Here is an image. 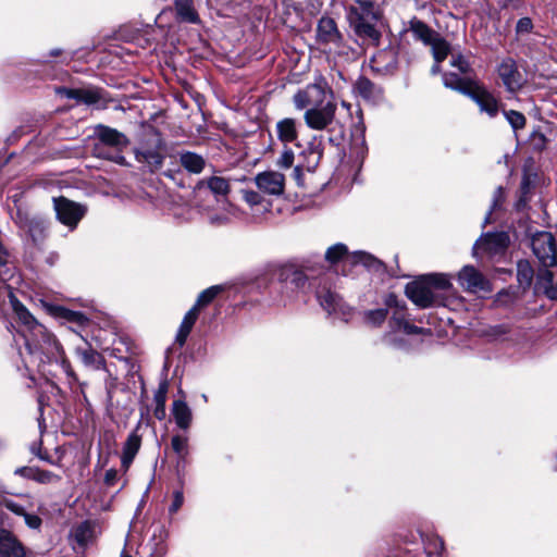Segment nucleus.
Returning <instances> with one entry per match:
<instances>
[{"instance_id":"nucleus-62","label":"nucleus","mask_w":557,"mask_h":557,"mask_svg":"<svg viewBox=\"0 0 557 557\" xmlns=\"http://www.w3.org/2000/svg\"><path fill=\"white\" fill-rule=\"evenodd\" d=\"M32 451H33L34 454H36L40 459L47 460V458H46V457H44V456H41V455H40V454L35 449V447H32Z\"/></svg>"},{"instance_id":"nucleus-59","label":"nucleus","mask_w":557,"mask_h":557,"mask_svg":"<svg viewBox=\"0 0 557 557\" xmlns=\"http://www.w3.org/2000/svg\"><path fill=\"white\" fill-rule=\"evenodd\" d=\"M293 175H294V178L296 180L297 184L298 185H301V180H302V170L299 165L295 166L294 168V171H293Z\"/></svg>"},{"instance_id":"nucleus-39","label":"nucleus","mask_w":557,"mask_h":557,"mask_svg":"<svg viewBox=\"0 0 557 557\" xmlns=\"http://www.w3.org/2000/svg\"><path fill=\"white\" fill-rule=\"evenodd\" d=\"M222 290L223 288L220 285H214L205 289L199 294L193 308H197L199 311L201 307L209 305Z\"/></svg>"},{"instance_id":"nucleus-8","label":"nucleus","mask_w":557,"mask_h":557,"mask_svg":"<svg viewBox=\"0 0 557 557\" xmlns=\"http://www.w3.org/2000/svg\"><path fill=\"white\" fill-rule=\"evenodd\" d=\"M406 295L420 308H428L442 304L440 295L431 288L424 277L407 284Z\"/></svg>"},{"instance_id":"nucleus-12","label":"nucleus","mask_w":557,"mask_h":557,"mask_svg":"<svg viewBox=\"0 0 557 557\" xmlns=\"http://www.w3.org/2000/svg\"><path fill=\"white\" fill-rule=\"evenodd\" d=\"M321 307L329 313L347 321L351 315V308L344 304L342 298L330 289L317 293Z\"/></svg>"},{"instance_id":"nucleus-55","label":"nucleus","mask_w":557,"mask_h":557,"mask_svg":"<svg viewBox=\"0 0 557 557\" xmlns=\"http://www.w3.org/2000/svg\"><path fill=\"white\" fill-rule=\"evenodd\" d=\"M507 333H509V329L506 325H497L493 329V336L495 338L505 339Z\"/></svg>"},{"instance_id":"nucleus-5","label":"nucleus","mask_w":557,"mask_h":557,"mask_svg":"<svg viewBox=\"0 0 557 557\" xmlns=\"http://www.w3.org/2000/svg\"><path fill=\"white\" fill-rule=\"evenodd\" d=\"M391 331L384 336V342L396 348L406 347L405 339L401 337L403 335H430L431 332L429 330L416 326L411 324L405 318V311L401 308H397L389 321Z\"/></svg>"},{"instance_id":"nucleus-24","label":"nucleus","mask_w":557,"mask_h":557,"mask_svg":"<svg viewBox=\"0 0 557 557\" xmlns=\"http://www.w3.org/2000/svg\"><path fill=\"white\" fill-rule=\"evenodd\" d=\"M168 391H169V383L166 380H164L159 384L158 389L154 393L153 400L156 404V408H154L153 413L158 420H163L166 416L165 403H166Z\"/></svg>"},{"instance_id":"nucleus-7","label":"nucleus","mask_w":557,"mask_h":557,"mask_svg":"<svg viewBox=\"0 0 557 557\" xmlns=\"http://www.w3.org/2000/svg\"><path fill=\"white\" fill-rule=\"evenodd\" d=\"M533 253L544 268L554 267L557 262L555 238L549 232H539L531 240Z\"/></svg>"},{"instance_id":"nucleus-22","label":"nucleus","mask_w":557,"mask_h":557,"mask_svg":"<svg viewBox=\"0 0 557 557\" xmlns=\"http://www.w3.org/2000/svg\"><path fill=\"white\" fill-rule=\"evenodd\" d=\"M180 164L189 173L199 174L206 165V160L202 156L191 152L182 151L180 153Z\"/></svg>"},{"instance_id":"nucleus-17","label":"nucleus","mask_w":557,"mask_h":557,"mask_svg":"<svg viewBox=\"0 0 557 557\" xmlns=\"http://www.w3.org/2000/svg\"><path fill=\"white\" fill-rule=\"evenodd\" d=\"M27 548L10 530L0 527V557H26Z\"/></svg>"},{"instance_id":"nucleus-3","label":"nucleus","mask_w":557,"mask_h":557,"mask_svg":"<svg viewBox=\"0 0 557 557\" xmlns=\"http://www.w3.org/2000/svg\"><path fill=\"white\" fill-rule=\"evenodd\" d=\"M129 140L125 134L115 128L99 124L95 127V144L92 154L97 158L112 161L120 165H127L122 154Z\"/></svg>"},{"instance_id":"nucleus-47","label":"nucleus","mask_w":557,"mask_h":557,"mask_svg":"<svg viewBox=\"0 0 557 557\" xmlns=\"http://www.w3.org/2000/svg\"><path fill=\"white\" fill-rule=\"evenodd\" d=\"M533 29V23L530 17H521L516 25V33L518 35L530 34Z\"/></svg>"},{"instance_id":"nucleus-44","label":"nucleus","mask_w":557,"mask_h":557,"mask_svg":"<svg viewBox=\"0 0 557 557\" xmlns=\"http://www.w3.org/2000/svg\"><path fill=\"white\" fill-rule=\"evenodd\" d=\"M444 549V543L440 539H431L425 545L428 557H438Z\"/></svg>"},{"instance_id":"nucleus-23","label":"nucleus","mask_w":557,"mask_h":557,"mask_svg":"<svg viewBox=\"0 0 557 557\" xmlns=\"http://www.w3.org/2000/svg\"><path fill=\"white\" fill-rule=\"evenodd\" d=\"M282 280H289L290 283L295 286L297 289L305 290L307 287L311 285L309 283L308 276L305 274L301 270L293 269L292 267L284 268L281 273Z\"/></svg>"},{"instance_id":"nucleus-21","label":"nucleus","mask_w":557,"mask_h":557,"mask_svg":"<svg viewBox=\"0 0 557 557\" xmlns=\"http://www.w3.org/2000/svg\"><path fill=\"white\" fill-rule=\"evenodd\" d=\"M199 315V311L197 308H190L183 318V321L178 327L175 342L182 347L185 345L187 337L193 330L197 319Z\"/></svg>"},{"instance_id":"nucleus-2","label":"nucleus","mask_w":557,"mask_h":557,"mask_svg":"<svg viewBox=\"0 0 557 557\" xmlns=\"http://www.w3.org/2000/svg\"><path fill=\"white\" fill-rule=\"evenodd\" d=\"M444 86L457 90L471 98L488 116L494 117L498 113V102L496 98L478 81L462 78L456 73H445L443 75Z\"/></svg>"},{"instance_id":"nucleus-34","label":"nucleus","mask_w":557,"mask_h":557,"mask_svg":"<svg viewBox=\"0 0 557 557\" xmlns=\"http://www.w3.org/2000/svg\"><path fill=\"white\" fill-rule=\"evenodd\" d=\"M423 277L436 294L451 287L450 280L446 274H429Z\"/></svg>"},{"instance_id":"nucleus-33","label":"nucleus","mask_w":557,"mask_h":557,"mask_svg":"<svg viewBox=\"0 0 557 557\" xmlns=\"http://www.w3.org/2000/svg\"><path fill=\"white\" fill-rule=\"evenodd\" d=\"M66 95L69 98H75L86 104L97 103L100 99L98 91L89 89H70Z\"/></svg>"},{"instance_id":"nucleus-37","label":"nucleus","mask_w":557,"mask_h":557,"mask_svg":"<svg viewBox=\"0 0 557 557\" xmlns=\"http://www.w3.org/2000/svg\"><path fill=\"white\" fill-rule=\"evenodd\" d=\"M355 91L362 99L371 100L374 98L375 86L370 79L360 77L355 84Z\"/></svg>"},{"instance_id":"nucleus-60","label":"nucleus","mask_w":557,"mask_h":557,"mask_svg":"<svg viewBox=\"0 0 557 557\" xmlns=\"http://www.w3.org/2000/svg\"><path fill=\"white\" fill-rule=\"evenodd\" d=\"M115 475H116V472H115L114 470H109V471H107V473H106V478H104L106 483H108V484H112V482H113V480H114Z\"/></svg>"},{"instance_id":"nucleus-49","label":"nucleus","mask_w":557,"mask_h":557,"mask_svg":"<svg viewBox=\"0 0 557 557\" xmlns=\"http://www.w3.org/2000/svg\"><path fill=\"white\" fill-rule=\"evenodd\" d=\"M357 5L355 8L359 9L363 14H372L377 13L374 9L373 0H355Z\"/></svg>"},{"instance_id":"nucleus-57","label":"nucleus","mask_w":557,"mask_h":557,"mask_svg":"<svg viewBox=\"0 0 557 557\" xmlns=\"http://www.w3.org/2000/svg\"><path fill=\"white\" fill-rule=\"evenodd\" d=\"M545 295L552 300H557V282L545 286Z\"/></svg>"},{"instance_id":"nucleus-31","label":"nucleus","mask_w":557,"mask_h":557,"mask_svg":"<svg viewBox=\"0 0 557 557\" xmlns=\"http://www.w3.org/2000/svg\"><path fill=\"white\" fill-rule=\"evenodd\" d=\"M534 271L527 260H520L517 264V278L523 287H529L533 281Z\"/></svg>"},{"instance_id":"nucleus-25","label":"nucleus","mask_w":557,"mask_h":557,"mask_svg":"<svg viewBox=\"0 0 557 557\" xmlns=\"http://www.w3.org/2000/svg\"><path fill=\"white\" fill-rule=\"evenodd\" d=\"M410 30L417 39L425 45H430L438 36L425 23L416 18L410 22Z\"/></svg>"},{"instance_id":"nucleus-41","label":"nucleus","mask_w":557,"mask_h":557,"mask_svg":"<svg viewBox=\"0 0 557 557\" xmlns=\"http://www.w3.org/2000/svg\"><path fill=\"white\" fill-rule=\"evenodd\" d=\"M386 315L385 309L370 310L364 313V322L371 326H379L385 321Z\"/></svg>"},{"instance_id":"nucleus-45","label":"nucleus","mask_w":557,"mask_h":557,"mask_svg":"<svg viewBox=\"0 0 557 557\" xmlns=\"http://www.w3.org/2000/svg\"><path fill=\"white\" fill-rule=\"evenodd\" d=\"M295 154L290 148L285 147L276 161V165L281 169H289L294 163Z\"/></svg>"},{"instance_id":"nucleus-61","label":"nucleus","mask_w":557,"mask_h":557,"mask_svg":"<svg viewBox=\"0 0 557 557\" xmlns=\"http://www.w3.org/2000/svg\"><path fill=\"white\" fill-rule=\"evenodd\" d=\"M61 53V50L60 49H52L50 52H49V55L50 57H58L60 55Z\"/></svg>"},{"instance_id":"nucleus-64","label":"nucleus","mask_w":557,"mask_h":557,"mask_svg":"<svg viewBox=\"0 0 557 557\" xmlns=\"http://www.w3.org/2000/svg\"><path fill=\"white\" fill-rule=\"evenodd\" d=\"M121 557H132V556H129L128 554H126V553H124V552H123V553L121 554Z\"/></svg>"},{"instance_id":"nucleus-36","label":"nucleus","mask_w":557,"mask_h":557,"mask_svg":"<svg viewBox=\"0 0 557 557\" xmlns=\"http://www.w3.org/2000/svg\"><path fill=\"white\" fill-rule=\"evenodd\" d=\"M430 46L432 47L433 57L436 63L444 61L450 52L449 44L440 36L435 37Z\"/></svg>"},{"instance_id":"nucleus-32","label":"nucleus","mask_w":557,"mask_h":557,"mask_svg":"<svg viewBox=\"0 0 557 557\" xmlns=\"http://www.w3.org/2000/svg\"><path fill=\"white\" fill-rule=\"evenodd\" d=\"M171 446L178 457V465H184L188 456V438L181 435H174L171 440Z\"/></svg>"},{"instance_id":"nucleus-11","label":"nucleus","mask_w":557,"mask_h":557,"mask_svg":"<svg viewBox=\"0 0 557 557\" xmlns=\"http://www.w3.org/2000/svg\"><path fill=\"white\" fill-rule=\"evenodd\" d=\"M335 111L336 106L331 101L310 108L305 112L306 124L312 129H324L332 123Z\"/></svg>"},{"instance_id":"nucleus-43","label":"nucleus","mask_w":557,"mask_h":557,"mask_svg":"<svg viewBox=\"0 0 557 557\" xmlns=\"http://www.w3.org/2000/svg\"><path fill=\"white\" fill-rule=\"evenodd\" d=\"M60 481L61 476L59 474L38 468L35 482L40 484H57Z\"/></svg>"},{"instance_id":"nucleus-16","label":"nucleus","mask_w":557,"mask_h":557,"mask_svg":"<svg viewBox=\"0 0 557 557\" xmlns=\"http://www.w3.org/2000/svg\"><path fill=\"white\" fill-rule=\"evenodd\" d=\"M257 187L269 195L280 196L285 189V176L276 171H264L255 177Z\"/></svg>"},{"instance_id":"nucleus-29","label":"nucleus","mask_w":557,"mask_h":557,"mask_svg":"<svg viewBox=\"0 0 557 557\" xmlns=\"http://www.w3.org/2000/svg\"><path fill=\"white\" fill-rule=\"evenodd\" d=\"M75 351L86 367L98 369L102 363V356L90 347H77Z\"/></svg>"},{"instance_id":"nucleus-63","label":"nucleus","mask_w":557,"mask_h":557,"mask_svg":"<svg viewBox=\"0 0 557 557\" xmlns=\"http://www.w3.org/2000/svg\"><path fill=\"white\" fill-rule=\"evenodd\" d=\"M438 64H440V63H436V64L432 67V72H433V73H437V72H440V65H438Z\"/></svg>"},{"instance_id":"nucleus-19","label":"nucleus","mask_w":557,"mask_h":557,"mask_svg":"<svg viewBox=\"0 0 557 557\" xmlns=\"http://www.w3.org/2000/svg\"><path fill=\"white\" fill-rule=\"evenodd\" d=\"M140 445H141V437L138 435L137 431H133L126 442L124 443V446H123V451H122V458H121V462H122V467L127 470L129 468V466L132 465L135 456L137 455L139 448H140Z\"/></svg>"},{"instance_id":"nucleus-28","label":"nucleus","mask_w":557,"mask_h":557,"mask_svg":"<svg viewBox=\"0 0 557 557\" xmlns=\"http://www.w3.org/2000/svg\"><path fill=\"white\" fill-rule=\"evenodd\" d=\"M23 227L27 230L34 242H38L45 237L47 223L42 219L33 218L26 220L23 224Z\"/></svg>"},{"instance_id":"nucleus-42","label":"nucleus","mask_w":557,"mask_h":557,"mask_svg":"<svg viewBox=\"0 0 557 557\" xmlns=\"http://www.w3.org/2000/svg\"><path fill=\"white\" fill-rule=\"evenodd\" d=\"M504 114L513 131L522 129L525 126V116L521 112L509 110L505 111Z\"/></svg>"},{"instance_id":"nucleus-30","label":"nucleus","mask_w":557,"mask_h":557,"mask_svg":"<svg viewBox=\"0 0 557 557\" xmlns=\"http://www.w3.org/2000/svg\"><path fill=\"white\" fill-rule=\"evenodd\" d=\"M75 542L84 547L89 544L94 537V529L89 521L82 522L73 530Z\"/></svg>"},{"instance_id":"nucleus-54","label":"nucleus","mask_w":557,"mask_h":557,"mask_svg":"<svg viewBox=\"0 0 557 557\" xmlns=\"http://www.w3.org/2000/svg\"><path fill=\"white\" fill-rule=\"evenodd\" d=\"M245 200L248 205H250L251 207L253 206H257L261 202V197L258 193L256 191H247L245 194Z\"/></svg>"},{"instance_id":"nucleus-56","label":"nucleus","mask_w":557,"mask_h":557,"mask_svg":"<svg viewBox=\"0 0 557 557\" xmlns=\"http://www.w3.org/2000/svg\"><path fill=\"white\" fill-rule=\"evenodd\" d=\"M504 199V190L502 187H498L494 194L493 203H492V210L496 209L500 206L502 201Z\"/></svg>"},{"instance_id":"nucleus-6","label":"nucleus","mask_w":557,"mask_h":557,"mask_svg":"<svg viewBox=\"0 0 557 557\" xmlns=\"http://www.w3.org/2000/svg\"><path fill=\"white\" fill-rule=\"evenodd\" d=\"M347 18L355 34L374 46H379L381 33L376 29L375 23L379 20L377 13L363 14L359 9L349 7Z\"/></svg>"},{"instance_id":"nucleus-50","label":"nucleus","mask_w":557,"mask_h":557,"mask_svg":"<svg viewBox=\"0 0 557 557\" xmlns=\"http://www.w3.org/2000/svg\"><path fill=\"white\" fill-rule=\"evenodd\" d=\"M37 467H22L15 470V474L35 481Z\"/></svg>"},{"instance_id":"nucleus-10","label":"nucleus","mask_w":557,"mask_h":557,"mask_svg":"<svg viewBox=\"0 0 557 557\" xmlns=\"http://www.w3.org/2000/svg\"><path fill=\"white\" fill-rule=\"evenodd\" d=\"M497 73L509 92L518 91L525 84L524 75L519 71L516 61L511 58L504 59L499 63Z\"/></svg>"},{"instance_id":"nucleus-18","label":"nucleus","mask_w":557,"mask_h":557,"mask_svg":"<svg viewBox=\"0 0 557 557\" xmlns=\"http://www.w3.org/2000/svg\"><path fill=\"white\" fill-rule=\"evenodd\" d=\"M317 40L320 44H339L342 35L332 17L323 16L317 26Z\"/></svg>"},{"instance_id":"nucleus-26","label":"nucleus","mask_w":557,"mask_h":557,"mask_svg":"<svg viewBox=\"0 0 557 557\" xmlns=\"http://www.w3.org/2000/svg\"><path fill=\"white\" fill-rule=\"evenodd\" d=\"M277 137L283 143H293L297 139L296 124L293 119H283L276 124Z\"/></svg>"},{"instance_id":"nucleus-38","label":"nucleus","mask_w":557,"mask_h":557,"mask_svg":"<svg viewBox=\"0 0 557 557\" xmlns=\"http://www.w3.org/2000/svg\"><path fill=\"white\" fill-rule=\"evenodd\" d=\"M344 258H349L351 260V256L348 255V249H347L346 245L341 244V243L329 247L325 252V259L330 263H336V262L343 260Z\"/></svg>"},{"instance_id":"nucleus-4","label":"nucleus","mask_w":557,"mask_h":557,"mask_svg":"<svg viewBox=\"0 0 557 557\" xmlns=\"http://www.w3.org/2000/svg\"><path fill=\"white\" fill-rule=\"evenodd\" d=\"M134 153L135 159L151 171L160 169L165 159V143L162 135L154 128L147 129Z\"/></svg>"},{"instance_id":"nucleus-1","label":"nucleus","mask_w":557,"mask_h":557,"mask_svg":"<svg viewBox=\"0 0 557 557\" xmlns=\"http://www.w3.org/2000/svg\"><path fill=\"white\" fill-rule=\"evenodd\" d=\"M10 304L18 320V336L23 339L24 350L18 348V354L26 367L40 368L49 362H59L66 375L76 380L70 361L57 338L41 323H39L26 307L9 290Z\"/></svg>"},{"instance_id":"nucleus-46","label":"nucleus","mask_w":557,"mask_h":557,"mask_svg":"<svg viewBox=\"0 0 557 557\" xmlns=\"http://www.w3.org/2000/svg\"><path fill=\"white\" fill-rule=\"evenodd\" d=\"M450 64L462 74H466L470 71V64L468 60L461 54H453Z\"/></svg>"},{"instance_id":"nucleus-51","label":"nucleus","mask_w":557,"mask_h":557,"mask_svg":"<svg viewBox=\"0 0 557 557\" xmlns=\"http://www.w3.org/2000/svg\"><path fill=\"white\" fill-rule=\"evenodd\" d=\"M184 503V494L182 491H175L173 493V502H172V505L170 507V512L171 513H174L176 512L183 505Z\"/></svg>"},{"instance_id":"nucleus-53","label":"nucleus","mask_w":557,"mask_h":557,"mask_svg":"<svg viewBox=\"0 0 557 557\" xmlns=\"http://www.w3.org/2000/svg\"><path fill=\"white\" fill-rule=\"evenodd\" d=\"M23 517H24L25 523L30 529H38L41 525V519L37 515H32L26 511Z\"/></svg>"},{"instance_id":"nucleus-15","label":"nucleus","mask_w":557,"mask_h":557,"mask_svg":"<svg viewBox=\"0 0 557 557\" xmlns=\"http://www.w3.org/2000/svg\"><path fill=\"white\" fill-rule=\"evenodd\" d=\"M325 89L321 84L308 85L294 96V104L298 110L307 107H320L324 102Z\"/></svg>"},{"instance_id":"nucleus-58","label":"nucleus","mask_w":557,"mask_h":557,"mask_svg":"<svg viewBox=\"0 0 557 557\" xmlns=\"http://www.w3.org/2000/svg\"><path fill=\"white\" fill-rule=\"evenodd\" d=\"M540 280L543 287L545 288V286H548L553 283V273L549 270H545L541 274Z\"/></svg>"},{"instance_id":"nucleus-9","label":"nucleus","mask_w":557,"mask_h":557,"mask_svg":"<svg viewBox=\"0 0 557 557\" xmlns=\"http://www.w3.org/2000/svg\"><path fill=\"white\" fill-rule=\"evenodd\" d=\"M58 220L70 230L76 228L78 222L86 213V208L64 197L53 198Z\"/></svg>"},{"instance_id":"nucleus-48","label":"nucleus","mask_w":557,"mask_h":557,"mask_svg":"<svg viewBox=\"0 0 557 557\" xmlns=\"http://www.w3.org/2000/svg\"><path fill=\"white\" fill-rule=\"evenodd\" d=\"M63 318L67 321L75 322L81 325L87 322V318L78 311L63 310Z\"/></svg>"},{"instance_id":"nucleus-20","label":"nucleus","mask_w":557,"mask_h":557,"mask_svg":"<svg viewBox=\"0 0 557 557\" xmlns=\"http://www.w3.org/2000/svg\"><path fill=\"white\" fill-rule=\"evenodd\" d=\"M172 414L180 429L186 430L190 426L193 413L184 399L174 400L172 404Z\"/></svg>"},{"instance_id":"nucleus-40","label":"nucleus","mask_w":557,"mask_h":557,"mask_svg":"<svg viewBox=\"0 0 557 557\" xmlns=\"http://www.w3.org/2000/svg\"><path fill=\"white\" fill-rule=\"evenodd\" d=\"M207 186L216 196H225L230 191L228 181L220 176H212L208 178Z\"/></svg>"},{"instance_id":"nucleus-52","label":"nucleus","mask_w":557,"mask_h":557,"mask_svg":"<svg viewBox=\"0 0 557 557\" xmlns=\"http://www.w3.org/2000/svg\"><path fill=\"white\" fill-rule=\"evenodd\" d=\"M4 506L8 510L18 516H24L25 512L27 511L23 505H20L14 500H5Z\"/></svg>"},{"instance_id":"nucleus-27","label":"nucleus","mask_w":557,"mask_h":557,"mask_svg":"<svg viewBox=\"0 0 557 557\" xmlns=\"http://www.w3.org/2000/svg\"><path fill=\"white\" fill-rule=\"evenodd\" d=\"M175 9L177 12V16L188 23H198L199 17L197 12L195 11L190 0H176Z\"/></svg>"},{"instance_id":"nucleus-13","label":"nucleus","mask_w":557,"mask_h":557,"mask_svg":"<svg viewBox=\"0 0 557 557\" xmlns=\"http://www.w3.org/2000/svg\"><path fill=\"white\" fill-rule=\"evenodd\" d=\"M509 244V236L505 232L487 233L480 237L473 247V253L476 256L480 250L490 255L503 252Z\"/></svg>"},{"instance_id":"nucleus-35","label":"nucleus","mask_w":557,"mask_h":557,"mask_svg":"<svg viewBox=\"0 0 557 557\" xmlns=\"http://www.w3.org/2000/svg\"><path fill=\"white\" fill-rule=\"evenodd\" d=\"M351 262L360 263L369 270H380L382 263L375 257L364 251H357L351 255Z\"/></svg>"},{"instance_id":"nucleus-14","label":"nucleus","mask_w":557,"mask_h":557,"mask_svg":"<svg viewBox=\"0 0 557 557\" xmlns=\"http://www.w3.org/2000/svg\"><path fill=\"white\" fill-rule=\"evenodd\" d=\"M458 280L468 292H491L490 282L472 265L463 267L459 272Z\"/></svg>"}]
</instances>
